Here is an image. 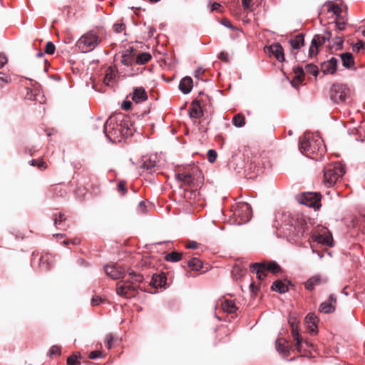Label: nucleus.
Instances as JSON below:
<instances>
[{
	"label": "nucleus",
	"instance_id": "393cba45",
	"mask_svg": "<svg viewBox=\"0 0 365 365\" xmlns=\"http://www.w3.org/2000/svg\"><path fill=\"white\" fill-rule=\"evenodd\" d=\"M190 116L192 118H198L202 115V110L198 101H193L190 109Z\"/></svg>",
	"mask_w": 365,
	"mask_h": 365
},
{
	"label": "nucleus",
	"instance_id": "473e14b6",
	"mask_svg": "<svg viewBox=\"0 0 365 365\" xmlns=\"http://www.w3.org/2000/svg\"><path fill=\"white\" fill-rule=\"evenodd\" d=\"M202 262L195 257H193L190 259L187 262V265L190 268H191L192 270H199L202 268Z\"/></svg>",
	"mask_w": 365,
	"mask_h": 365
},
{
	"label": "nucleus",
	"instance_id": "f704fd0d",
	"mask_svg": "<svg viewBox=\"0 0 365 365\" xmlns=\"http://www.w3.org/2000/svg\"><path fill=\"white\" fill-rule=\"evenodd\" d=\"M151 59V55L148 53H142L136 58V63L140 65L146 63Z\"/></svg>",
	"mask_w": 365,
	"mask_h": 365
},
{
	"label": "nucleus",
	"instance_id": "39448f33",
	"mask_svg": "<svg viewBox=\"0 0 365 365\" xmlns=\"http://www.w3.org/2000/svg\"><path fill=\"white\" fill-rule=\"evenodd\" d=\"M130 279L120 281L117 284L116 292L118 295L125 297H131L134 295L135 282L142 281V277L132 272L129 273Z\"/></svg>",
	"mask_w": 365,
	"mask_h": 365
},
{
	"label": "nucleus",
	"instance_id": "423d86ee",
	"mask_svg": "<svg viewBox=\"0 0 365 365\" xmlns=\"http://www.w3.org/2000/svg\"><path fill=\"white\" fill-rule=\"evenodd\" d=\"M344 173L343 165L339 162L326 166L324 169V184L327 187L333 186Z\"/></svg>",
	"mask_w": 365,
	"mask_h": 365
},
{
	"label": "nucleus",
	"instance_id": "a19ab883",
	"mask_svg": "<svg viewBox=\"0 0 365 365\" xmlns=\"http://www.w3.org/2000/svg\"><path fill=\"white\" fill-rule=\"evenodd\" d=\"M61 354V348L58 346L53 345L51 347L48 355L49 356H53V355H60Z\"/></svg>",
	"mask_w": 365,
	"mask_h": 365
},
{
	"label": "nucleus",
	"instance_id": "79ce46f5",
	"mask_svg": "<svg viewBox=\"0 0 365 365\" xmlns=\"http://www.w3.org/2000/svg\"><path fill=\"white\" fill-rule=\"evenodd\" d=\"M67 364L68 365H79L80 362L78 361V357L76 355L69 356L67 359Z\"/></svg>",
	"mask_w": 365,
	"mask_h": 365
},
{
	"label": "nucleus",
	"instance_id": "49530a36",
	"mask_svg": "<svg viewBox=\"0 0 365 365\" xmlns=\"http://www.w3.org/2000/svg\"><path fill=\"white\" fill-rule=\"evenodd\" d=\"M113 30L115 33H121L125 30V25L122 23H116L113 25Z\"/></svg>",
	"mask_w": 365,
	"mask_h": 365
},
{
	"label": "nucleus",
	"instance_id": "2eb2a0df",
	"mask_svg": "<svg viewBox=\"0 0 365 365\" xmlns=\"http://www.w3.org/2000/svg\"><path fill=\"white\" fill-rule=\"evenodd\" d=\"M327 282V278L322 274H316L310 277L305 283V288L308 290H313L315 287L324 284Z\"/></svg>",
	"mask_w": 365,
	"mask_h": 365
},
{
	"label": "nucleus",
	"instance_id": "864d4df0",
	"mask_svg": "<svg viewBox=\"0 0 365 365\" xmlns=\"http://www.w3.org/2000/svg\"><path fill=\"white\" fill-rule=\"evenodd\" d=\"M131 58H130L129 56H122V58H121V63L123 64V65H126V66H128L131 63Z\"/></svg>",
	"mask_w": 365,
	"mask_h": 365
},
{
	"label": "nucleus",
	"instance_id": "e2e57ef3",
	"mask_svg": "<svg viewBox=\"0 0 365 365\" xmlns=\"http://www.w3.org/2000/svg\"><path fill=\"white\" fill-rule=\"evenodd\" d=\"M79 242H80V240H79L78 239H74V240H71V241H68V240H64V241L63 242V244H64V245H68V244H69V243H72V244H73V245H77V244H78Z\"/></svg>",
	"mask_w": 365,
	"mask_h": 365
},
{
	"label": "nucleus",
	"instance_id": "7c9ffc66",
	"mask_svg": "<svg viewBox=\"0 0 365 365\" xmlns=\"http://www.w3.org/2000/svg\"><path fill=\"white\" fill-rule=\"evenodd\" d=\"M294 78L291 81V84H294L295 83V81H297L298 82H302L303 76L305 73L304 68L302 67H297L294 68Z\"/></svg>",
	"mask_w": 365,
	"mask_h": 365
},
{
	"label": "nucleus",
	"instance_id": "603ef678",
	"mask_svg": "<svg viewBox=\"0 0 365 365\" xmlns=\"http://www.w3.org/2000/svg\"><path fill=\"white\" fill-rule=\"evenodd\" d=\"M218 58L221 61H225L226 63H227L229 61L228 54L224 51H222L219 53Z\"/></svg>",
	"mask_w": 365,
	"mask_h": 365
},
{
	"label": "nucleus",
	"instance_id": "680f3d73",
	"mask_svg": "<svg viewBox=\"0 0 365 365\" xmlns=\"http://www.w3.org/2000/svg\"><path fill=\"white\" fill-rule=\"evenodd\" d=\"M101 302V299L99 297H93L91 300V304L93 306H96L100 304Z\"/></svg>",
	"mask_w": 365,
	"mask_h": 365
},
{
	"label": "nucleus",
	"instance_id": "774afa93",
	"mask_svg": "<svg viewBox=\"0 0 365 365\" xmlns=\"http://www.w3.org/2000/svg\"><path fill=\"white\" fill-rule=\"evenodd\" d=\"M220 6H220V4H218V3H214V4L212 5L211 10H212V11L217 10Z\"/></svg>",
	"mask_w": 365,
	"mask_h": 365
},
{
	"label": "nucleus",
	"instance_id": "bf43d9fd",
	"mask_svg": "<svg viewBox=\"0 0 365 365\" xmlns=\"http://www.w3.org/2000/svg\"><path fill=\"white\" fill-rule=\"evenodd\" d=\"M138 208L139 210L143 212V213H145L147 212V210H146V205L145 204L144 202L141 201L139 202V205H138Z\"/></svg>",
	"mask_w": 365,
	"mask_h": 365
},
{
	"label": "nucleus",
	"instance_id": "338daca9",
	"mask_svg": "<svg viewBox=\"0 0 365 365\" xmlns=\"http://www.w3.org/2000/svg\"><path fill=\"white\" fill-rule=\"evenodd\" d=\"M335 43L337 47L339 46H341L343 43V39L341 37H336V41H335Z\"/></svg>",
	"mask_w": 365,
	"mask_h": 365
},
{
	"label": "nucleus",
	"instance_id": "aec40b11",
	"mask_svg": "<svg viewBox=\"0 0 365 365\" xmlns=\"http://www.w3.org/2000/svg\"><path fill=\"white\" fill-rule=\"evenodd\" d=\"M269 51L274 56L277 60L282 62L284 60V49L279 43H273L268 48Z\"/></svg>",
	"mask_w": 365,
	"mask_h": 365
},
{
	"label": "nucleus",
	"instance_id": "cd10ccee",
	"mask_svg": "<svg viewBox=\"0 0 365 365\" xmlns=\"http://www.w3.org/2000/svg\"><path fill=\"white\" fill-rule=\"evenodd\" d=\"M222 309L225 312L232 314L235 313L237 308L233 301L227 299L222 303Z\"/></svg>",
	"mask_w": 365,
	"mask_h": 365
},
{
	"label": "nucleus",
	"instance_id": "f257e3e1",
	"mask_svg": "<svg viewBox=\"0 0 365 365\" xmlns=\"http://www.w3.org/2000/svg\"><path fill=\"white\" fill-rule=\"evenodd\" d=\"M279 229L289 240L296 242L302 237L307 231V225L302 216L284 213L281 216Z\"/></svg>",
	"mask_w": 365,
	"mask_h": 365
},
{
	"label": "nucleus",
	"instance_id": "ea45409f",
	"mask_svg": "<svg viewBox=\"0 0 365 365\" xmlns=\"http://www.w3.org/2000/svg\"><path fill=\"white\" fill-rule=\"evenodd\" d=\"M113 340H114V336L113 334H108L106 335V339H105V344L108 349L112 348Z\"/></svg>",
	"mask_w": 365,
	"mask_h": 365
},
{
	"label": "nucleus",
	"instance_id": "6e6d98bb",
	"mask_svg": "<svg viewBox=\"0 0 365 365\" xmlns=\"http://www.w3.org/2000/svg\"><path fill=\"white\" fill-rule=\"evenodd\" d=\"M364 48V45L361 42H358L353 46V51L359 52Z\"/></svg>",
	"mask_w": 365,
	"mask_h": 365
},
{
	"label": "nucleus",
	"instance_id": "5fc2aeb1",
	"mask_svg": "<svg viewBox=\"0 0 365 365\" xmlns=\"http://www.w3.org/2000/svg\"><path fill=\"white\" fill-rule=\"evenodd\" d=\"M101 356V353L98 351H91L89 354V358L91 359H96Z\"/></svg>",
	"mask_w": 365,
	"mask_h": 365
},
{
	"label": "nucleus",
	"instance_id": "c03bdc74",
	"mask_svg": "<svg viewBox=\"0 0 365 365\" xmlns=\"http://www.w3.org/2000/svg\"><path fill=\"white\" fill-rule=\"evenodd\" d=\"M53 221H54V225L56 226H57L58 225H60V223L65 220L66 218L64 217V214L63 213H59L58 215V217H57V215L55 214L53 215Z\"/></svg>",
	"mask_w": 365,
	"mask_h": 365
},
{
	"label": "nucleus",
	"instance_id": "f03ea898",
	"mask_svg": "<svg viewBox=\"0 0 365 365\" xmlns=\"http://www.w3.org/2000/svg\"><path fill=\"white\" fill-rule=\"evenodd\" d=\"M299 150L309 158L318 160L325 152L323 140L317 135L305 133L299 140Z\"/></svg>",
	"mask_w": 365,
	"mask_h": 365
},
{
	"label": "nucleus",
	"instance_id": "b1692460",
	"mask_svg": "<svg viewBox=\"0 0 365 365\" xmlns=\"http://www.w3.org/2000/svg\"><path fill=\"white\" fill-rule=\"evenodd\" d=\"M116 77V72L112 67H108L106 69V74L103 78V83L108 86H112L114 83V80Z\"/></svg>",
	"mask_w": 365,
	"mask_h": 365
},
{
	"label": "nucleus",
	"instance_id": "de8ad7c7",
	"mask_svg": "<svg viewBox=\"0 0 365 365\" xmlns=\"http://www.w3.org/2000/svg\"><path fill=\"white\" fill-rule=\"evenodd\" d=\"M10 81H11V79L7 74H6L3 72H0V83L3 82L5 83H10Z\"/></svg>",
	"mask_w": 365,
	"mask_h": 365
},
{
	"label": "nucleus",
	"instance_id": "bb28decb",
	"mask_svg": "<svg viewBox=\"0 0 365 365\" xmlns=\"http://www.w3.org/2000/svg\"><path fill=\"white\" fill-rule=\"evenodd\" d=\"M272 289L279 293H285L288 291V286L281 280H276L272 285Z\"/></svg>",
	"mask_w": 365,
	"mask_h": 365
},
{
	"label": "nucleus",
	"instance_id": "0e129e2a",
	"mask_svg": "<svg viewBox=\"0 0 365 365\" xmlns=\"http://www.w3.org/2000/svg\"><path fill=\"white\" fill-rule=\"evenodd\" d=\"M252 0H242V5L245 9H248L250 6Z\"/></svg>",
	"mask_w": 365,
	"mask_h": 365
},
{
	"label": "nucleus",
	"instance_id": "7ed1b4c3",
	"mask_svg": "<svg viewBox=\"0 0 365 365\" xmlns=\"http://www.w3.org/2000/svg\"><path fill=\"white\" fill-rule=\"evenodd\" d=\"M103 133L111 141L118 140L119 137H128L132 135V130L128 128V119L122 117L109 118L104 124Z\"/></svg>",
	"mask_w": 365,
	"mask_h": 365
},
{
	"label": "nucleus",
	"instance_id": "c756f323",
	"mask_svg": "<svg viewBox=\"0 0 365 365\" xmlns=\"http://www.w3.org/2000/svg\"><path fill=\"white\" fill-rule=\"evenodd\" d=\"M304 35L299 34L294 38L289 40V43L294 49H298L304 45Z\"/></svg>",
	"mask_w": 365,
	"mask_h": 365
},
{
	"label": "nucleus",
	"instance_id": "6ab92c4d",
	"mask_svg": "<svg viewBox=\"0 0 365 365\" xmlns=\"http://www.w3.org/2000/svg\"><path fill=\"white\" fill-rule=\"evenodd\" d=\"M277 351L284 356H288L290 354L291 347L289 345L288 341L283 339L279 338L276 341L275 343Z\"/></svg>",
	"mask_w": 365,
	"mask_h": 365
},
{
	"label": "nucleus",
	"instance_id": "c85d7f7f",
	"mask_svg": "<svg viewBox=\"0 0 365 365\" xmlns=\"http://www.w3.org/2000/svg\"><path fill=\"white\" fill-rule=\"evenodd\" d=\"M343 66L346 68H350L354 65V58L351 53L346 52L340 55Z\"/></svg>",
	"mask_w": 365,
	"mask_h": 365
},
{
	"label": "nucleus",
	"instance_id": "f8f14e48",
	"mask_svg": "<svg viewBox=\"0 0 365 365\" xmlns=\"http://www.w3.org/2000/svg\"><path fill=\"white\" fill-rule=\"evenodd\" d=\"M289 325H290L291 329H292V336L293 340H294V345L296 349L299 352H301L302 345V339L300 336V335L299 334V330H298L299 322L296 317L290 316L289 319Z\"/></svg>",
	"mask_w": 365,
	"mask_h": 365
},
{
	"label": "nucleus",
	"instance_id": "8fccbe9b",
	"mask_svg": "<svg viewBox=\"0 0 365 365\" xmlns=\"http://www.w3.org/2000/svg\"><path fill=\"white\" fill-rule=\"evenodd\" d=\"M245 271L243 269H240L238 267H235L233 269V275L235 277L238 278L242 277L244 274Z\"/></svg>",
	"mask_w": 365,
	"mask_h": 365
},
{
	"label": "nucleus",
	"instance_id": "a211bd4d",
	"mask_svg": "<svg viewBox=\"0 0 365 365\" xmlns=\"http://www.w3.org/2000/svg\"><path fill=\"white\" fill-rule=\"evenodd\" d=\"M148 99V95L143 87H136L133 89L132 100L136 103H142Z\"/></svg>",
	"mask_w": 365,
	"mask_h": 365
},
{
	"label": "nucleus",
	"instance_id": "69168bd1",
	"mask_svg": "<svg viewBox=\"0 0 365 365\" xmlns=\"http://www.w3.org/2000/svg\"><path fill=\"white\" fill-rule=\"evenodd\" d=\"M203 72L204 71L202 68H198L195 71V76L197 78H200Z\"/></svg>",
	"mask_w": 365,
	"mask_h": 365
},
{
	"label": "nucleus",
	"instance_id": "f3484780",
	"mask_svg": "<svg viewBox=\"0 0 365 365\" xmlns=\"http://www.w3.org/2000/svg\"><path fill=\"white\" fill-rule=\"evenodd\" d=\"M318 322L317 317L314 314L309 313L306 318L305 322L307 324V328L309 333L311 334H317L318 331L317 323Z\"/></svg>",
	"mask_w": 365,
	"mask_h": 365
},
{
	"label": "nucleus",
	"instance_id": "13d9d810",
	"mask_svg": "<svg viewBox=\"0 0 365 365\" xmlns=\"http://www.w3.org/2000/svg\"><path fill=\"white\" fill-rule=\"evenodd\" d=\"M185 247L188 249H196L197 247V243L195 241H189Z\"/></svg>",
	"mask_w": 365,
	"mask_h": 365
},
{
	"label": "nucleus",
	"instance_id": "4c0bfd02",
	"mask_svg": "<svg viewBox=\"0 0 365 365\" xmlns=\"http://www.w3.org/2000/svg\"><path fill=\"white\" fill-rule=\"evenodd\" d=\"M305 73H309L317 76L319 72L318 68L314 64H307L304 67Z\"/></svg>",
	"mask_w": 365,
	"mask_h": 365
},
{
	"label": "nucleus",
	"instance_id": "4be33fe9",
	"mask_svg": "<svg viewBox=\"0 0 365 365\" xmlns=\"http://www.w3.org/2000/svg\"><path fill=\"white\" fill-rule=\"evenodd\" d=\"M336 66L337 59L333 57L322 64V70L324 74H332L336 71Z\"/></svg>",
	"mask_w": 365,
	"mask_h": 365
},
{
	"label": "nucleus",
	"instance_id": "412c9836",
	"mask_svg": "<svg viewBox=\"0 0 365 365\" xmlns=\"http://www.w3.org/2000/svg\"><path fill=\"white\" fill-rule=\"evenodd\" d=\"M156 157L155 156H150L148 158H145L143 160L142 165L140 167L145 170L148 173H153L155 171L156 167Z\"/></svg>",
	"mask_w": 365,
	"mask_h": 365
},
{
	"label": "nucleus",
	"instance_id": "3c124183",
	"mask_svg": "<svg viewBox=\"0 0 365 365\" xmlns=\"http://www.w3.org/2000/svg\"><path fill=\"white\" fill-rule=\"evenodd\" d=\"M118 190L121 195H124L126 192V188L124 182H119L118 184Z\"/></svg>",
	"mask_w": 365,
	"mask_h": 365
},
{
	"label": "nucleus",
	"instance_id": "37998d69",
	"mask_svg": "<svg viewBox=\"0 0 365 365\" xmlns=\"http://www.w3.org/2000/svg\"><path fill=\"white\" fill-rule=\"evenodd\" d=\"M217 154L215 150L210 149L207 151V159L210 163H213L217 158Z\"/></svg>",
	"mask_w": 365,
	"mask_h": 365
},
{
	"label": "nucleus",
	"instance_id": "09e8293b",
	"mask_svg": "<svg viewBox=\"0 0 365 365\" xmlns=\"http://www.w3.org/2000/svg\"><path fill=\"white\" fill-rule=\"evenodd\" d=\"M8 62L7 57L3 53H0V68H2Z\"/></svg>",
	"mask_w": 365,
	"mask_h": 365
},
{
	"label": "nucleus",
	"instance_id": "4d7b16f0",
	"mask_svg": "<svg viewBox=\"0 0 365 365\" xmlns=\"http://www.w3.org/2000/svg\"><path fill=\"white\" fill-rule=\"evenodd\" d=\"M132 103L129 101H124L122 103V108L124 110H129L131 108Z\"/></svg>",
	"mask_w": 365,
	"mask_h": 365
},
{
	"label": "nucleus",
	"instance_id": "5701e85b",
	"mask_svg": "<svg viewBox=\"0 0 365 365\" xmlns=\"http://www.w3.org/2000/svg\"><path fill=\"white\" fill-rule=\"evenodd\" d=\"M192 88V80L190 77H184L179 83V89L184 93L188 94Z\"/></svg>",
	"mask_w": 365,
	"mask_h": 365
},
{
	"label": "nucleus",
	"instance_id": "a18cd8bd",
	"mask_svg": "<svg viewBox=\"0 0 365 365\" xmlns=\"http://www.w3.org/2000/svg\"><path fill=\"white\" fill-rule=\"evenodd\" d=\"M335 26L338 31H342L345 28V22L339 18L335 21Z\"/></svg>",
	"mask_w": 365,
	"mask_h": 365
},
{
	"label": "nucleus",
	"instance_id": "dca6fc26",
	"mask_svg": "<svg viewBox=\"0 0 365 365\" xmlns=\"http://www.w3.org/2000/svg\"><path fill=\"white\" fill-rule=\"evenodd\" d=\"M336 297L335 294H330L328 301L322 302L319 306V311L324 314H331L335 311Z\"/></svg>",
	"mask_w": 365,
	"mask_h": 365
},
{
	"label": "nucleus",
	"instance_id": "2f4dec72",
	"mask_svg": "<svg viewBox=\"0 0 365 365\" xmlns=\"http://www.w3.org/2000/svg\"><path fill=\"white\" fill-rule=\"evenodd\" d=\"M176 178L185 185H190L192 182V177L190 173H178Z\"/></svg>",
	"mask_w": 365,
	"mask_h": 365
},
{
	"label": "nucleus",
	"instance_id": "0eeeda50",
	"mask_svg": "<svg viewBox=\"0 0 365 365\" xmlns=\"http://www.w3.org/2000/svg\"><path fill=\"white\" fill-rule=\"evenodd\" d=\"M351 91L346 85L334 84L329 91L331 101L336 104L344 103L350 98Z\"/></svg>",
	"mask_w": 365,
	"mask_h": 365
},
{
	"label": "nucleus",
	"instance_id": "72a5a7b5",
	"mask_svg": "<svg viewBox=\"0 0 365 365\" xmlns=\"http://www.w3.org/2000/svg\"><path fill=\"white\" fill-rule=\"evenodd\" d=\"M182 258V254L178 252H172L168 253L165 256V259L168 262H177L180 261Z\"/></svg>",
	"mask_w": 365,
	"mask_h": 365
},
{
	"label": "nucleus",
	"instance_id": "1a4fd4ad",
	"mask_svg": "<svg viewBox=\"0 0 365 365\" xmlns=\"http://www.w3.org/2000/svg\"><path fill=\"white\" fill-rule=\"evenodd\" d=\"M234 214L237 217L240 218L241 222H247L252 216V207L250 204L245 202H240L236 204Z\"/></svg>",
	"mask_w": 365,
	"mask_h": 365
},
{
	"label": "nucleus",
	"instance_id": "9d476101",
	"mask_svg": "<svg viewBox=\"0 0 365 365\" xmlns=\"http://www.w3.org/2000/svg\"><path fill=\"white\" fill-rule=\"evenodd\" d=\"M312 240L319 244L328 246H334V240L331 232L326 227H319L312 235Z\"/></svg>",
	"mask_w": 365,
	"mask_h": 365
},
{
	"label": "nucleus",
	"instance_id": "20e7f679",
	"mask_svg": "<svg viewBox=\"0 0 365 365\" xmlns=\"http://www.w3.org/2000/svg\"><path fill=\"white\" fill-rule=\"evenodd\" d=\"M101 41V39L96 32L89 31L78 38L76 46L81 52L88 53L94 50Z\"/></svg>",
	"mask_w": 365,
	"mask_h": 365
},
{
	"label": "nucleus",
	"instance_id": "6e6552de",
	"mask_svg": "<svg viewBox=\"0 0 365 365\" xmlns=\"http://www.w3.org/2000/svg\"><path fill=\"white\" fill-rule=\"evenodd\" d=\"M250 271L255 272L259 279H264L266 276V272L269 271L276 274L281 271L279 265L275 262H268L264 263H255L250 266Z\"/></svg>",
	"mask_w": 365,
	"mask_h": 365
},
{
	"label": "nucleus",
	"instance_id": "c9c22d12",
	"mask_svg": "<svg viewBox=\"0 0 365 365\" xmlns=\"http://www.w3.org/2000/svg\"><path fill=\"white\" fill-rule=\"evenodd\" d=\"M232 123L236 127H242L245 124V117L241 114L235 115L232 119Z\"/></svg>",
	"mask_w": 365,
	"mask_h": 365
},
{
	"label": "nucleus",
	"instance_id": "ddd939ff",
	"mask_svg": "<svg viewBox=\"0 0 365 365\" xmlns=\"http://www.w3.org/2000/svg\"><path fill=\"white\" fill-rule=\"evenodd\" d=\"M104 270L107 276L113 279H118L124 277V269L118 264H107L104 267Z\"/></svg>",
	"mask_w": 365,
	"mask_h": 365
},
{
	"label": "nucleus",
	"instance_id": "e433bc0d",
	"mask_svg": "<svg viewBox=\"0 0 365 365\" xmlns=\"http://www.w3.org/2000/svg\"><path fill=\"white\" fill-rule=\"evenodd\" d=\"M327 12L332 13L336 18H339L341 13V9L338 4H330L328 6Z\"/></svg>",
	"mask_w": 365,
	"mask_h": 365
},
{
	"label": "nucleus",
	"instance_id": "a878e982",
	"mask_svg": "<svg viewBox=\"0 0 365 365\" xmlns=\"http://www.w3.org/2000/svg\"><path fill=\"white\" fill-rule=\"evenodd\" d=\"M166 277L164 273L153 274L152 277V284L154 287H162L166 284Z\"/></svg>",
	"mask_w": 365,
	"mask_h": 365
},
{
	"label": "nucleus",
	"instance_id": "9b49d317",
	"mask_svg": "<svg viewBox=\"0 0 365 365\" xmlns=\"http://www.w3.org/2000/svg\"><path fill=\"white\" fill-rule=\"evenodd\" d=\"M331 37V32L325 31L324 34H316L312 40V44L309 49V56H315L318 52V47L319 45L324 44L327 41H329Z\"/></svg>",
	"mask_w": 365,
	"mask_h": 365
},
{
	"label": "nucleus",
	"instance_id": "4468645a",
	"mask_svg": "<svg viewBox=\"0 0 365 365\" xmlns=\"http://www.w3.org/2000/svg\"><path fill=\"white\" fill-rule=\"evenodd\" d=\"M320 200L319 193L307 192L303 194L301 202L308 207H318Z\"/></svg>",
	"mask_w": 365,
	"mask_h": 365
},
{
	"label": "nucleus",
	"instance_id": "052dcab7",
	"mask_svg": "<svg viewBox=\"0 0 365 365\" xmlns=\"http://www.w3.org/2000/svg\"><path fill=\"white\" fill-rule=\"evenodd\" d=\"M36 166L40 169H45L46 168L45 162L42 160L37 161Z\"/></svg>",
	"mask_w": 365,
	"mask_h": 365
},
{
	"label": "nucleus",
	"instance_id": "58836bf2",
	"mask_svg": "<svg viewBox=\"0 0 365 365\" xmlns=\"http://www.w3.org/2000/svg\"><path fill=\"white\" fill-rule=\"evenodd\" d=\"M56 47L51 41H48L46 44L45 52L47 54H53L55 52Z\"/></svg>",
	"mask_w": 365,
	"mask_h": 365
}]
</instances>
